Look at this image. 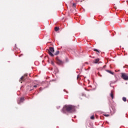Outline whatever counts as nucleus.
Returning a JSON list of instances; mask_svg holds the SVG:
<instances>
[{"mask_svg":"<svg viewBox=\"0 0 128 128\" xmlns=\"http://www.w3.org/2000/svg\"><path fill=\"white\" fill-rule=\"evenodd\" d=\"M51 64H52V66H54V61H51Z\"/></svg>","mask_w":128,"mask_h":128,"instance_id":"obj_17","label":"nucleus"},{"mask_svg":"<svg viewBox=\"0 0 128 128\" xmlns=\"http://www.w3.org/2000/svg\"><path fill=\"white\" fill-rule=\"evenodd\" d=\"M122 100H124V102H126V98L125 97H123Z\"/></svg>","mask_w":128,"mask_h":128,"instance_id":"obj_15","label":"nucleus"},{"mask_svg":"<svg viewBox=\"0 0 128 128\" xmlns=\"http://www.w3.org/2000/svg\"><path fill=\"white\" fill-rule=\"evenodd\" d=\"M104 116H106V117H108V116H110V115L108 114H103Z\"/></svg>","mask_w":128,"mask_h":128,"instance_id":"obj_14","label":"nucleus"},{"mask_svg":"<svg viewBox=\"0 0 128 128\" xmlns=\"http://www.w3.org/2000/svg\"><path fill=\"white\" fill-rule=\"evenodd\" d=\"M28 88H30V86H28Z\"/></svg>","mask_w":128,"mask_h":128,"instance_id":"obj_20","label":"nucleus"},{"mask_svg":"<svg viewBox=\"0 0 128 128\" xmlns=\"http://www.w3.org/2000/svg\"><path fill=\"white\" fill-rule=\"evenodd\" d=\"M24 98H20V102H18V104H20V102H24Z\"/></svg>","mask_w":128,"mask_h":128,"instance_id":"obj_7","label":"nucleus"},{"mask_svg":"<svg viewBox=\"0 0 128 128\" xmlns=\"http://www.w3.org/2000/svg\"><path fill=\"white\" fill-rule=\"evenodd\" d=\"M98 62H100V58H97L94 61V64H98Z\"/></svg>","mask_w":128,"mask_h":128,"instance_id":"obj_10","label":"nucleus"},{"mask_svg":"<svg viewBox=\"0 0 128 128\" xmlns=\"http://www.w3.org/2000/svg\"><path fill=\"white\" fill-rule=\"evenodd\" d=\"M78 78H80V76H77V80H78Z\"/></svg>","mask_w":128,"mask_h":128,"instance_id":"obj_19","label":"nucleus"},{"mask_svg":"<svg viewBox=\"0 0 128 128\" xmlns=\"http://www.w3.org/2000/svg\"><path fill=\"white\" fill-rule=\"evenodd\" d=\"M121 78L124 80H128V74L126 73H121Z\"/></svg>","mask_w":128,"mask_h":128,"instance_id":"obj_3","label":"nucleus"},{"mask_svg":"<svg viewBox=\"0 0 128 128\" xmlns=\"http://www.w3.org/2000/svg\"><path fill=\"white\" fill-rule=\"evenodd\" d=\"M72 8H76V4L73 3L72 4Z\"/></svg>","mask_w":128,"mask_h":128,"instance_id":"obj_9","label":"nucleus"},{"mask_svg":"<svg viewBox=\"0 0 128 128\" xmlns=\"http://www.w3.org/2000/svg\"><path fill=\"white\" fill-rule=\"evenodd\" d=\"M94 52H98V54H100V51H98V50L97 49H94Z\"/></svg>","mask_w":128,"mask_h":128,"instance_id":"obj_16","label":"nucleus"},{"mask_svg":"<svg viewBox=\"0 0 128 128\" xmlns=\"http://www.w3.org/2000/svg\"><path fill=\"white\" fill-rule=\"evenodd\" d=\"M38 88V86L37 85H34V86H33V87H32V86L30 87L29 90L30 92H32V90H34V88Z\"/></svg>","mask_w":128,"mask_h":128,"instance_id":"obj_6","label":"nucleus"},{"mask_svg":"<svg viewBox=\"0 0 128 128\" xmlns=\"http://www.w3.org/2000/svg\"><path fill=\"white\" fill-rule=\"evenodd\" d=\"M126 2H128V1H126Z\"/></svg>","mask_w":128,"mask_h":128,"instance_id":"obj_21","label":"nucleus"},{"mask_svg":"<svg viewBox=\"0 0 128 128\" xmlns=\"http://www.w3.org/2000/svg\"><path fill=\"white\" fill-rule=\"evenodd\" d=\"M74 110H76V107L74 106L66 105L62 109V112H64V114H66V112H74Z\"/></svg>","mask_w":128,"mask_h":128,"instance_id":"obj_1","label":"nucleus"},{"mask_svg":"<svg viewBox=\"0 0 128 128\" xmlns=\"http://www.w3.org/2000/svg\"><path fill=\"white\" fill-rule=\"evenodd\" d=\"M110 96L112 98H114V92L112 91H111V92H110Z\"/></svg>","mask_w":128,"mask_h":128,"instance_id":"obj_8","label":"nucleus"},{"mask_svg":"<svg viewBox=\"0 0 128 128\" xmlns=\"http://www.w3.org/2000/svg\"><path fill=\"white\" fill-rule=\"evenodd\" d=\"M56 62L58 64H59L60 66L64 64V62H62V60H60L58 58H56Z\"/></svg>","mask_w":128,"mask_h":128,"instance_id":"obj_5","label":"nucleus"},{"mask_svg":"<svg viewBox=\"0 0 128 128\" xmlns=\"http://www.w3.org/2000/svg\"><path fill=\"white\" fill-rule=\"evenodd\" d=\"M60 28L58 27H55L54 28V30L55 32H58V30H59Z\"/></svg>","mask_w":128,"mask_h":128,"instance_id":"obj_11","label":"nucleus"},{"mask_svg":"<svg viewBox=\"0 0 128 128\" xmlns=\"http://www.w3.org/2000/svg\"><path fill=\"white\" fill-rule=\"evenodd\" d=\"M94 116H92L90 117L91 120H94Z\"/></svg>","mask_w":128,"mask_h":128,"instance_id":"obj_18","label":"nucleus"},{"mask_svg":"<svg viewBox=\"0 0 128 128\" xmlns=\"http://www.w3.org/2000/svg\"><path fill=\"white\" fill-rule=\"evenodd\" d=\"M47 52L50 56L54 57V56L52 53L54 52V48L52 47H50L49 50H47Z\"/></svg>","mask_w":128,"mask_h":128,"instance_id":"obj_2","label":"nucleus"},{"mask_svg":"<svg viewBox=\"0 0 128 128\" xmlns=\"http://www.w3.org/2000/svg\"><path fill=\"white\" fill-rule=\"evenodd\" d=\"M106 72H109V74H114V72H112V71H110V70H107Z\"/></svg>","mask_w":128,"mask_h":128,"instance_id":"obj_12","label":"nucleus"},{"mask_svg":"<svg viewBox=\"0 0 128 128\" xmlns=\"http://www.w3.org/2000/svg\"><path fill=\"white\" fill-rule=\"evenodd\" d=\"M58 54H60V51L57 50L56 52L54 54L55 56H58Z\"/></svg>","mask_w":128,"mask_h":128,"instance_id":"obj_13","label":"nucleus"},{"mask_svg":"<svg viewBox=\"0 0 128 128\" xmlns=\"http://www.w3.org/2000/svg\"><path fill=\"white\" fill-rule=\"evenodd\" d=\"M28 76V74H25L24 76H22L20 78V82L21 84H22V82H24L26 80V77Z\"/></svg>","mask_w":128,"mask_h":128,"instance_id":"obj_4","label":"nucleus"}]
</instances>
